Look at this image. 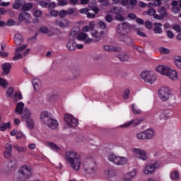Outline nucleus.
<instances>
[{
  "label": "nucleus",
  "instance_id": "obj_58",
  "mask_svg": "<svg viewBox=\"0 0 181 181\" xmlns=\"http://www.w3.org/2000/svg\"><path fill=\"white\" fill-rule=\"evenodd\" d=\"M129 97V90L128 89H126L124 91V93H123V98L124 100H128V98Z\"/></svg>",
  "mask_w": 181,
  "mask_h": 181
},
{
  "label": "nucleus",
  "instance_id": "obj_59",
  "mask_svg": "<svg viewBox=\"0 0 181 181\" xmlns=\"http://www.w3.org/2000/svg\"><path fill=\"white\" fill-rule=\"evenodd\" d=\"M172 12H173V13H175V15L179 13V12H180V7H179V6L173 7L172 8Z\"/></svg>",
  "mask_w": 181,
  "mask_h": 181
},
{
  "label": "nucleus",
  "instance_id": "obj_37",
  "mask_svg": "<svg viewBox=\"0 0 181 181\" xmlns=\"http://www.w3.org/2000/svg\"><path fill=\"white\" fill-rule=\"evenodd\" d=\"M41 84L42 83L38 78H35L33 80V85L35 91H39V90H40Z\"/></svg>",
  "mask_w": 181,
  "mask_h": 181
},
{
  "label": "nucleus",
  "instance_id": "obj_64",
  "mask_svg": "<svg viewBox=\"0 0 181 181\" xmlns=\"http://www.w3.org/2000/svg\"><path fill=\"white\" fill-rule=\"evenodd\" d=\"M47 8H48V9H54V8H56V3L51 2V3L48 4Z\"/></svg>",
  "mask_w": 181,
  "mask_h": 181
},
{
  "label": "nucleus",
  "instance_id": "obj_23",
  "mask_svg": "<svg viewBox=\"0 0 181 181\" xmlns=\"http://www.w3.org/2000/svg\"><path fill=\"white\" fill-rule=\"evenodd\" d=\"M7 168L10 172L16 170V168H18V161L16 159L11 160L7 164Z\"/></svg>",
  "mask_w": 181,
  "mask_h": 181
},
{
  "label": "nucleus",
  "instance_id": "obj_54",
  "mask_svg": "<svg viewBox=\"0 0 181 181\" xmlns=\"http://www.w3.org/2000/svg\"><path fill=\"white\" fill-rule=\"evenodd\" d=\"M132 108L134 114H141V110L138 109L136 105H132Z\"/></svg>",
  "mask_w": 181,
  "mask_h": 181
},
{
  "label": "nucleus",
  "instance_id": "obj_29",
  "mask_svg": "<svg viewBox=\"0 0 181 181\" xmlns=\"http://www.w3.org/2000/svg\"><path fill=\"white\" fill-rule=\"evenodd\" d=\"M24 4H26V1L25 0H16L13 4V8L18 11L23 6Z\"/></svg>",
  "mask_w": 181,
  "mask_h": 181
},
{
  "label": "nucleus",
  "instance_id": "obj_52",
  "mask_svg": "<svg viewBox=\"0 0 181 181\" xmlns=\"http://www.w3.org/2000/svg\"><path fill=\"white\" fill-rule=\"evenodd\" d=\"M159 50L160 53H163V54H169V53H170V50L165 47H160Z\"/></svg>",
  "mask_w": 181,
  "mask_h": 181
},
{
  "label": "nucleus",
  "instance_id": "obj_44",
  "mask_svg": "<svg viewBox=\"0 0 181 181\" xmlns=\"http://www.w3.org/2000/svg\"><path fill=\"white\" fill-rule=\"evenodd\" d=\"M40 33H45V35H48L49 36H52V33L47 27L42 26L40 28Z\"/></svg>",
  "mask_w": 181,
  "mask_h": 181
},
{
  "label": "nucleus",
  "instance_id": "obj_50",
  "mask_svg": "<svg viewBox=\"0 0 181 181\" xmlns=\"http://www.w3.org/2000/svg\"><path fill=\"white\" fill-rule=\"evenodd\" d=\"M13 148L18 151V152H25L26 151V147H21L17 144L13 145Z\"/></svg>",
  "mask_w": 181,
  "mask_h": 181
},
{
  "label": "nucleus",
  "instance_id": "obj_11",
  "mask_svg": "<svg viewBox=\"0 0 181 181\" xmlns=\"http://www.w3.org/2000/svg\"><path fill=\"white\" fill-rule=\"evenodd\" d=\"M142 122L141 118L133 119L122 125L119 126L120 128H128L129 127H138L139 124Z\"/></svg>",
  "mask_w": 181,
  "mask_h": 181
},
{
  "label": "nucleus",
  "instance_id": "obj_8",
  "mask_svg": "<svg viewBox=\"0 0 181 181\" xmlns=\"http://www.w3.org/2000/svg\"><path fill=\"white\" fill-rule=\"evenodd\" d=\"M132 29H135V26H132L131 24L128 23H124L118 25L117 33L119 35H124L126 33H128V32H131Z\"/></svg>",
  "mask_w": 181,
  "mask_h": 181
},
{
  "label": "nucleus",
  "instance_id": "obj_35",
  "mask_svg": "<svg viewBox=\"0 0 181 181\" xmlns=\"http://www.w3.org/2000/svg\"><path fill=\"white\" fill-rule=\"evenodd\" d=\"M45 145L52 151H60V147L57 146V145H56V144L53 142L47 141L45 144Z\"/></svg>",
  "mask_w": 181,
  "mask_h": 181
},
{
  "label": "nucleus",
  "instance_id": "obj_18",
  "mask_svg": "<svg viewBox=\"0 0 181 181\" xmlns=\"http://www.w3.org/2000/svg\"><path fill=\"white\" fill-rule=\"evenodd\" d=\"M167 77L170 78V80L173 81H176L177 80H179V76L177 75V71L176 70L171 69H168V71L167 72V74L165 75Z\"/></svg>",
  "mask_w": 181,
  "mask_h": 181
},
{
  "label": "nucleus",
  "instance_id": "obj_51",
  "mask_svg": "<svg viewBox=\"0 0 181 181\" xmlns=\"http://www.w3.org/2000/svg\"><path fill=\"white\" fill-rule=\"evenodd\" d=\"M105 175L109 176V177H111L112 176H115V170H112V169L105 171Z\"/></svg>",
  "mask_w": 181,
  "mask_h": 181
},
{
  "label": "nucleus",
  "instance_id": "obj_5",
  "mask_svg": "<svg viewBox=\"0 0 181 181\" xmlns=\"http://www.w3.org/2000/svg\"><path fill=\"white\" fill-rule=\"evenodd\" d=\"M107 159L110 162H112L117 166H122V165H126V163H128V159L127 158L117 156L112 153L109 154Z\"/></svg>",
  "mask_w": 181,
  "mask_h": 181
},
{
  "label": "nucleus",
  "instance_id": "obj_60",
  "mask_svg": "<svg viewBox=\"0 0 181 181\" xmlns=\"http://www.w3.org/2000/svg\"><path fill=\"white\" fill-rule=\"evenodd\" d=\"M76 11L75 8H68V10H66V16H69L70 15H73V13H74V11Z\"/></svg>",
  "mask_w": 181,
  "mask_h": 181
},
{
  "label": "nucleus",
  "instance_id": "obj_43",
  "mask_svg": "<svg viewBox=\"0 0 181 181\" xmlns=\"http://www.w3.org/2000/svg\"><path fill=\"white\" fill-rule=\"evenodd\" d=\"M174 64L177 67V69H180L181 70V56L176 57L174 59Z\"/></svg>",
  "mask_w": 181,
  "mask_h": 181
},
{
  "label": "nucleus",
  "instance_id": "obj_28",
  "mask_svg": "<svg viewBox=\"0 0 181 181\" xmlns=\"http://www.w3.org/2000/svg\"><path fill=\"white\" fill-rule=\"evenodd\" d=\"M55 25L59 28H67L70 25V22L67 19H64L62 21L57 20L55 21Z\"/></svg>",
  "mask_w": 181,
  "mask_h": 181
},
{
  "label": "nucleus",
  "instance_id": "obj_2",
  "mask_svg": "<svg viewBox=\"0 0 181 181\" xmlns=\"http://www.w3.org/2000/svg\"><path fill=\"white\" fill-rule=\"evenodd\" d=\"M16 181H25L32 177V167L28 165H22L17 173Z\"/></svg>",
  "mask_w": 181,
  "mask_h": 181
},
{
  "label": "nucleus",
  "instance_id": "obj_16",
  "mask_svg": "<svg viewBox=\"0 0 181 181\" xmlns=\"http://www.w3.org/2000/svg\"><path fill=\"white\" fill-rule=\"evenodd\" d=\"M158 13L160 15H155L154 19H157L158 21H162L163 18L168 17V12H166V8L165 7H159L158 9Z\"/></svg>",
  "mask_w": 181,
  "mask_h": 181
},
{
  "label": "nucleus",
  "instance_id": "obj_7",
  "mask_svg": "<svg viewBox=\"0 0 181 181\" xmlns=\"http://www.w3.org/2000/svg\"><path fill=\"white\" fill-rule=\"evenodd\" d=\"M77 36V31L72 30L69 34V42L66 44V47L68 49H69L71 52L73 50H76V42L74 41V39H76Z\"/></svg>",
  "mask_w": 181,
  "mask_h": 181
},
{
  "label": "nucleus",
  "instance_id": "obj_20",
  "mask_svg": "<svg viewBox=\"0 0 181 181\" xmlns=\"http://www.w3.org/2000/svg\"><path fill=\"white\" fill-rule=\"evenodd\" d=\"M136 176V170L134 169L133 170L124 174L122 177L124 181H131L134 179V177Z\"/></svg>",
  "mask_w": 181,
  "mask_h": 181
},
{
  "label": "nucleus",
  "instance_id": "obj_3",
  "mask_svg": "<svg viewBox=\"0 0 181 181\" xmlns=\"http://www.w3.org/2000/svg\"><path fill=\"white\" fill-rule=\"evenodd\" d=\"M141 78L149 84H155L158 80V76L152 71H144L140 74Z\"/></svg>",
  "mask_w": 181,
  "mask_h": 181
},
{
  "label": "nucleus",
  "instance_id": "obj_21",
  "mask_svg": "<svg viewBox=\"0 0 181 181\" xmlns=\"http://www.w3.org/2000/svg\"><path fill=\"white\" fill-rule=\"evenodd\" d=\"M105 35V33L104 31H100L98 33L97 30H93L91 32V36L93 38V40L95 42H98Z\"/></svg>",
  "mask_w": 181,
  "mask_h": 181
},
{
  "label": "nucleus",
  "instance_id": "obj_48",
  "mask_svg": "<svg viewBox=\"0 0 181 181\" xmlns=\"http://www.w3.org/2000/svg\"><path fill=\"white\" fill-rule=\"evenodd\" d=\"M146 13L148 15V16H153V18H155V15H158L156 14V11H155V9L153 8H150L146 11Z\"/></svg>",
  "mask_w": 181,
  "mask_h": 181
},
{
  "label": "nucleus",
  "instance_id": "obj_39",
  "mask_svg": "<svg viewBox=\"0 0 181 181\" xmlns=\"http://www.w3.org/2000/svg\"><path fill=\"white\" fill-rule=\"evenodd\" d=\"M118 58L120 62H128L129 60V56L124 52L121 53L118 55Z\"/></svg>",
  "mask_w": 181,
  "mask_h": 181
},
{
  "label": "nucleus",
  "instance_id": "obj_9",
  "mask_svg": "<svg viewBox=\"0 0 181 181\" xmlns=\"http://www.w3.org/2000/svg\"><path fill=\"white\" fill-rule=\"evenodd\" d=\"M64 122L70 128H76L78 125L77 119L70 114H66L64 115Z\"/></svg>",
  "mask_w": 181,
  "mask_h": 181
},
{
  "label": "nucleus",
  "instance_id": "obj_17",
  "mask_svg": "<svg viewBox=\"0 0 181 181\" xmlns=\"http://www.w3.org/2000/svg\"><path fill=\"white\" fill-rule=\"evenodd\" d=\"M170 69V66L168 65H158L156 68V71H157V73H159V74H161L162 76H166Z\"/></svg>",
  "mask_w": 181,
  "mask_h": 181
},
{
  "label": "nucleus",
  "instance_id": "obj_46",
  "mask_svg": "<svg viewBox=\"0 0 181 181\" xmlns=\"http://www.w3.org/2000/svg\"><path fill=\"white\" fill-rule=\"evenodd\" d=\"M33 7V4L32 3H25L24 4H23L22 11H29L32 9Z\"/></svg>",
  "mask_w": 181,
  "mask_h": 181
},
{
  "label": "nucleus",
  "instance_id": "obj_6",
  "mask_svg": "<svg viewBox=\"0 0 181 181\" xmlns=\"http://www.w3.org/2000/svg\"><path fill=\"white\" fill-rule=\"evenodd\" d=\"M158 95L162 101H168L173 95V93L170 88L163 86L158 90Z\"/></svg>",
  "mask_w": 181,
  "mask_h": 181
},
{
  "label": "nucleus",
  "instance_id": "obj_19",
  "mask_svg": "<svg viewBox=\"0 0 181 181\" xmlns=\"http://www.w3.org/2000/svg\"><path fill=\"white\" fill-rule=\"evenodd\" d=\"M169 112L168 110H159L156 112L154 117L158 119H166L168 118V115H169Z\"/></svg>",
  "mask_w": 181,
  "mask_h": 181
},
{
  "label": "nucleus",
  "instance_id": "obj_62",
  "mask_svg": "<svg viewBox=\"0 0 181 181\" xmlns=\"http://www.w3.org/2000/svg\"><path fill=\"white\" fill-rule=\"evenodd\" d=\"M40 6H42V8H47L49 3L45 1H41L39 3Z\"/></svg>",
  "mask_w": 181,
  "mask_h": 181
},
{
  "label": "nucleus",
  "instance_id": "obj_47",
  "mask_svg": "<svg viewBox=\"0 0 181 181\" xmlns=\"http://www.w3.org/2000/svg\"><path fill=\"white\" fill-rule=\"evenodd\" d=\"M7 97H10V98H13V88H8L6 90Z\"/></svg>",
  "mask_w": 181,
  "mask_h": 181
},
{
  "label": "nucleus",
  "instance_id": "obj_14",
  "mask_svg": "<svg viewBox=\"0 0 181 181\" xmlns=\"http://www.w3.org/2000/svg\"><path fill=\"white\" fill-rule=\"evenodd\" d=\"M45 125H47V127L51 129H57L59 127V122H57L54 118L49 117L45 123Z\"/></svg>",
  "mask_w": 181,
  "mask_h": 181
},
{
  "label": "nucleus",
  "instance_id": "obj_26",
  "mask_svg": "<svg viewBox=\"0 0 181 181\" xmlns=\"http://www.w3.org/2000/svg\"><path fill=\"white\" fill-rule=\"evenodd\" d=\"M30 13L27 12H23L19 14L18 19L21 21V22H23L25 21V22H29L30 21Z\"/></svg>",
  "mask_w": 181,
  "mask_h": 181
},
{
  "label": "nucleus",
  "instance_id": "obj_1",
  "mask_svg": "<svg viewBox=\"0 0 181 181\" xmlns=\"http://www.w3.org/2000/svg\"><path fill=\"white\" fill-rule=\"evenodd\" d=\"M66 158L67 162L71 165L74 170H79L82 166L85 172H88L90 175L95 173L97 170V165L94 162H90L88 160H81L80 155L74 151H68L66 152Z\"/></svg>",
  "mask_w": 181,
  "mask_h": 181
},
{
  "label": "nucleus",
  "instance_id": "obj_61",
  "mask_svg": "<svg viewBox=\"0 0 181 181\" xmlns=\"http://www.w3.org/2000/svg\"><path fill=\"white\" fill-rule=\"evenodd\" d=\"M67 16V13L66 10H62L59 11V17L66 18Z\"/></svg>",
  "mask_w": 181,
  "mask_h": 181
},
{
  "label": "nucleus",
  "instance_id": "obj_22",
  "mask_svg": "<svg viewBox=\"0 0 181 181\" xmlns=\"http://www.w3.org/2000/svg\"><path fill=\"white\" fill-rule=\"evenodd\" d=\"M21 118L23 121L32 118V112L28 107H25L21 113Z\"/></svg>",
  "mask_w": 181,
  "mask_h": 181
},
{
  "label": "nucleus",
  "instance_id": "obj_40",
  "mask_svg": "<svg viewBox=\"0 0 181 181\" xmlns=\"http://www.w3.org/2000/svg\"><path fill=\"white\" fill-rule=\"evenodd\" d=\"M14 42L16 45H21L23 42V37L21 34H16L14 37Z\"/></svg>",
  "mask_w": 181,
  "mask_h": 181
},
{
  "label": "nucleus",
  "instance_id": "obj_30",
  "mask_svg": "<svg viewBox=\"0 0 181 181\" xmlns=\"http://www.w3.org/2000/svg\"><path fill=\"white\" fill-rule=\"evenodd\" d=\"M146 134V139H152V138H155L156 133L153 129H148L144 131Z\"/></svg>",
  "mask_w": 181,
  "mask_h": 181
},
{
  "label": "nucleus",
  "instance_id": "obj_57",
  "mask_svg": "<svg viewBox=\"0 0 181 181\" xmlns=\"http://www.w3.org/2000/svg\"><path fill=\"white\" fill-rule=\"evenodd\" d=\"M172 28L175 30V32L180 33L181 32V28L180 25L177 24H175L172 26Z\"/></svg>",
  "mask_w": 181,
  "mask_h": 181
},
{
  "label": "nucleus",
  "instance_id": "obj_38",
  "mask_svg": "<svg viewBox=\"0 0 181 181\" xmlns=\"http://www.w3.org/2000/svg\"><path fill=\"white\" fill-rule=\"evenodd\" d=\"M11 65L9 63H5L2 65V69L4 71V74H9V71L11 70Z\"/></svg>",
  "mask_w": 181,
  "mask_h": 181
},
{
  "label": "nucleus",
  "instance_id": "obj_25",
  "mask_svg": "<svg viewBox=\"0 0 181 181\" xmlns=\"http://www.w3.org/2000/svg\"><path fill=\"white\" fill-rule=\"evenodd\" d=\"M25 110V103L20 102L16 104L15 112L17 115H22L23 110Z\"/></svg>",
  "mask_w": 181,
  "mask_h": 181
},
{
  "label": "nucleus",
  "instance_id": "obj_49",
  "mask_svg": "<svg viewBox=\"0 0 181 181\" xmlns=\"http://www.w3.org/2000/svg\"><path fill=\"white\" fill-rule=\"evenodd\" d=\"M13 98L16 99L18 98V100H23V96L22 95V92L17 91L14 93Z\"/></svg>",
  "mask_w": 181,
  "mask_h": 181
},
{
  "label": "nucleus",
  "instance_id": "obj_13",
  "mask_svg": "<svg viewBox=\"0 0 181 181\" xmlns=\"http://www.w3.org/2000/svg\"><path fill=\"white\" fill-rule=\"evenodd\" d=\"M26 47H28V45H23L16 49L14 57H13V60L14 62H18V60H21V59H22V52H23Z\"/></svg>",
  "mask_w": 181,
  "mask_h": 181
},
{
  "label": "nucleus",
  "instance_id": "obj_24",
  "mask_svg": "<svg viewBox=\"0 0 181 181\" xmlns=\"http://www.w3.org/2000/svg\"><path fill=\"white\" fill-rule=\"evenodd\" d=\"M170 179L173 181H177L180 179V172L179 170H173L170 173Z\"/></svg>",
  "mask_w": 181,
  "mask_h": 181
},
{
  "label": "nucleus",
  "instance_id": "obj_45",
  "mask_svg": "<svg viewBox=\"0 0 181 181\" xmlns=\"http://www.w3.org/2000/svg\"><path fill=\"white\" fill-rule=\"evenodd\" d=\"M11 128V122L4 123L0 124V131L4 132L6 131L8 129Z\"/></svg>",
  "mask_w": 181,
  "mask_h": 181
},
{
  "label": "nucleus",
  "instance_id": "obj_56",
  "mask_svg": "<svg viewBox=\"0 0 181 181\" xmlns=\"http://www.w3.org/2000/svg\"><path fill=\"white\" fill-rule=\"evenodd\" d=\"M0 86H1V87H8V82H6V80L0 78Z\"/></svg>",
  "mask_w": 181,
  "mask_h": 181
},
{
  "label": "nucleus",
  "instance_id": "obj_53",
  "mask_svg": "<svg viewBox=\"0 0 181 181\" xmlns=\"http://www.w3.org/2000/svg\"><path fill=\"white\" fill-rule=\"evenodd\" d=\"M69 4V1L67 0H59L57 5L59 6H66Z\"/></svg>",
  "mask_w": 181,
  "mask_h": 181
},
{
  "label": "nucleus",
  "instance_id": "obj_32",
  "mask_svg": "<svg viewBox=\"0 0 181 181\" xmlns=\"http://www.w3.org/2000/svg\"><path fill=\"white\" fill-rule=\"evenodd\" d=\"M103 49L105 52H121L120 47H114L112 45H104Z\"/></svg>",
  "mask_w": 181,
  "mask_h": 181
},
{
  "label": "nucleus",
  "instance_id": "obj_31",
  "mask_svg": "<svg viewBox=\"0 0 181 181\" xmlns=\"http://www.w3.org/2000/svg\"><path fill=\"white\" fill-rule=\"evenodd\" d=\"M88 8H81L79 10V13H82L83 15H86L87 18H89L90 19H94V18H95V14L94 13H90V12H88Z\"/></svg>",
  "mask_w": 181,
  "mask_h": 181
},
{
  "label": "nucleus",
  "instance_id": "obj_41",
  "mask_svg": "<svg viewBox=\"0 0 181 181\" xmlns=\"http://www.w3.org/2000/svg\"><path fill=\"white\" fill-rule=\"evenodd\" d=\"M154 26H155V28H154L153 30L156 33H162V23H154Z\"/></svg>",
  "mask_w": 181,
  "mask_h": 181
},
{
  "label": "nucleus",
  "instance_id": "obj_27",
  "mask_svg": "<svg viewBox=\"0 0 181 181\" xmlns=\"http://www.w3.org/2000/svg\"><path fill=\"white\" fill-rule=\"evenodd\" d=\"M50 117V113H49V112L47 111H43L40 113V121L42 122V124H45V122H47V119H49V117Z\"/></svg>",
  "mask_w": 181,
  "mask_h": 181
},
{
  "label": "nucleus",
  "instance_id": "obj_12",
  "mask_svg": "<svg viewBox=\"0 0 181 181\" xmlns=\"http://www.w3.org/2000/svg\"><path fill=\"white\" fill-rule=\"evenodd\" d=\"M76 38L78 40H80L81 42H84V43H87L88 45H90V43H93V39L90 37H88V35L86 33L81 32L79 33Z\"/></svg>",
  "mask_w": 181,
  "mask_h": 181
},
{
  "label": "nucleus",
  "instance_id": "obj_4",
  "mask_svg": "<svg viewBox=\"0 0 181 181\" xmlns=\"http://www.w3.org/2000/svg\"><path fill=\"white\" fill-rule=\"evenodd\" d=\"M160 166H162V163L159 160L151 164H148L144 167L143 173L144 175H153L156 172V170L159 169Z\"/></svg>",
  "mask_w": 181,
  "mask_h": 181
},
{
  "label": "nucleus",
  "instance_id": "obj_10",
  "mask_svg": "<svg viewBox=\"0 0 181 181\" xmlns=\"http://www.w3.org/2000/svg\"><path fill=\"white\" fill-rule=\"evenodd\" d=\"M132 152L136 158L141 159V160H148V153L144 150L133 148Z\"/></svg>",
  "mask_w": 181,
  "mask_h": 181
},
{
  "label": "nucleus",
  "instance_id": "obj_36",
  "mask_svg": "<svg viewBox=\"0 0 181 181\" xmlns=\"http://www.w3.org/2000/svg\"><path fill=\"white\" fill-rule=\"evenodd\" d=\"M11 136H16L17 139H21V138H23L24 135L22 132H19L17 129H13V131L11 132Z\"/></svg>",
  "mask_w": 181,
  "mask_h": 181
},
{
  "label": "nucleus",
  "instance_id": "obj_42",
  "mask_svg": "<svg viewBox=\"0 0 181 181\" xmlns=\"http://www.w3.org/2000/svg\"><path fill=\"white\" fill-rule=\"evenodd\" d=\"M136 138L139 141H146V136L145 134V131L136 134Z\"/></svg>",
  "mask_w": 181,
  "mask_h": 181
},
{
  "label": "nucleus",
  "instance_id": "obj_34",
  "mask_svg": "<svg viewBox=\"0 0 181 181\" xmlns=\"http://www.w3.org/2000/svg\"><path fill=\"white\" fill-rule=\"evenodd\" d=\"M24 121H25L26 127L28 129L32 130L33 128H35V121L32 117L30 119H26Z\"/></svg>",
  "mask_w": 181,
  "mask_h": 181
},
{
  "label": "nucleus",
  "instance_id": "obj_55",
  "mask_svg": "<svg viewBox=\"0 0 181 181\" xmlns=\"http://www.w3.org/2000/svg\"><path fill=\"white\" fill-rule=\"evenodd\" d=\"M112 11L115 13V15H118L122 12V8H118L117 7H113Z\"/></svg>",
  "mask_w": 181,
  "mask_h": 181
},
{
  "label": "nucleus",
  "instance_id": "obj_33",
  "mask_svg": "<svg viewBox=\"0 0 181 181\" xmlns=\"http://www.w3.org/2000/svg\"><path fill=\"white\" fill-rule=\"evenodd\" d=\"M5 148L6 151L4 152V156L6 158H11L12 155V146L11 144H6Z\"/></svg>",
  "mask_w": 181,
  "mask_h": 181
},
{
  "label": "nucleus",
  "instance_id": "obj_15",
  "mask_svg": "<svg viewBox=\"0 0 181 181\" xmlns=\"http://www.w3.org/2000/svg\"><path fill=\"white\" fill-rule=\"evenodd\" d=\"M136 4H138L137 0H122L120 2V5L126 6L127 9H132Z\"/></svg>",
  "mask_w": 181,
  "mask_h": 181
},
{
  "label": "nucleus",
  "instance_id": "obj_63",
  "mask_svg": "<svg viewBox=\"0 0 181 181\" xmlns=\"http://www.w3.org/2000/svg\"><path fill=\"white\" fill-rule=\"evenodd\" d=\"M6 26H13L15 25V21L9 19L6 23Z\"/></svg>",
  "mask_w": 181,
  "mask_h": 181
}]
</instances>
